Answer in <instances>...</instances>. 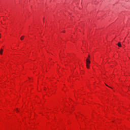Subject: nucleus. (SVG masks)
I'll use <instances>...</instances> for the list:
<instances>
[{
	"label": "nucleus",
	"instance_id": "nucleus-1",
	"mask_svg": "<svg viewBox=\"0 0 130 130\" xmlns=\"http://www.w3.org/2000/svg\"><path fill=\"white\" fill-rule=\"evenodd\" d=\"M91 63V61L88 58L86 59V68L87 69H90V64Z\"/></svg>",
	"mask_w": 130,
	"mask_h": 130
},
{
	"label": "nucleus",
	"instance_id": "nucleus-2",
	"mask_svg": "<svg viewBox=\"0 0 130 130\" xmlns=\"http://www.w3.org/2000/svg\"><path fill=\"white\" fill-rule=\"evenodd\" d=\"M117 45L119 47H121V44L120 42L118 43Z\"/></svg>",
	"mask_w": 130,
	"mask_h": 130
},
{
	"label": "nucleus",
	"instance_id": "nucleus-3",
	"mask_svg": "<svg viewBox=\"0 0 130 130\" xmlns=\"http://www.w3.org/2000/svg\"><path fill=\"white\" fill-rule=\"evenodd\" d=\"M3 49H1V50H0V54H1V55L3 54Z\"/></svg>",
	"mask_w": 130,
	"mask_h": 130
},
{
	"label": "nucleus",
	"instance_id": "nucleus-4",
	"mask_svg": "<svg viewBox=\"0 0 130 130\" xmlns=\"http://www.w3.org/2000/svg\"><path fill=\"white\" fill-rule=\"evenodd\" d=\"M24 37H25L24 36H22V37L20 38L21 40H23L24 39Z\"/></svg>",
	"mask_w": 130,
	"mask_h": 130
},
{
	"label": "nucleus",
	"instance_id": "nucleus-5",
	"mask_svg": "<svg viewBox=\"0 0 130 130\" xmlns=\"http://www.w3.org/2000/svg\"><path fill=\"white\" fill-rule=\"evenodd\" d=\"M106 86H107V87H109V88H111V89H112V87H109L108 85H107V84H106Z\"/></svg>",
	"mask_w": 130,
	"mask_h": 130
},
{
	"label": "nucleus",
	"instance_id": "nucleus-6",
	"mask_svg": "<svg viewBox=\"0 0 130 130\" xmlns=\"http://www.w3.org/2000/svg\"><path fill=\"white\" fill-rule=\"evenodd\" d=\"M88 59H89L90 60V55H88Z\"/></svg>",
	"mask_w": 130,
	"mask_h": 130
},
{
	"label": "nucleus",
	"instance_id": "nucleus-7",
	"mask_svg": "<svg viewBox=\"0 0 130 130\" xmlns=\"http://www.w3.org/2000/svg\"><path fill=\"white\" fill-rule=\"evenodd\" d=\"M16 111H17V112H19V110H18V109H16Z\"/></svg>",
	"mask_w": 130,
	"mask_h": 130
},
{
	"label": "nucleus",
	"instance_id": "nucleus-8",
	"mask_svg": "<svg viewBox=\"0 0 130 130\" xmlns=\"http://www.w3.org/2000/svg\"><path fill=\"white\" fill-rule=\"evenodd\" d=\"M62 32H63V33H66V31H64V30Z\"/></svg>",
	"mask_w": 130,
	"mask_h": 130
},
{
	"label": "nucleus",
	"instance_id": "nucleus-9",
	"mask_svg": "<svg viewBox=\"0 0 130 130\" xmlns=\"http://www.w3.org/2000/svg\"><path fill=\"white\" fill-rule=\"evenodd\" d=\"M0 35H1V34H0Z\"/></svg>",
	"mask_w": 130,
	"mask_h": 130
},
{
	"label": "nucleus",
	"instance_id": "nucleus-10",
	"mask_svg": "<svg viewBox=\"0 0 130 130\" xmlns=\"http://www.w3.org/2000/svg\"><path fill=\"white\" fill-rule=\"evenodd\" d=\"M0 38H1V37H0Z\"/></svg>",
	"mask_w": 130,
	"mask_h": 130
}]
</instances>
